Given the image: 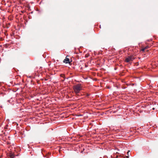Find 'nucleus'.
<instances>
[{"mask_svg": "<svg viewBox=\"0 0 158 158\" xmlns=\"http://www.w3.org/2000/svg\"><path fill=\"white\" fill-rule=\"evenodd\" d=\"M73 89L74 92L76 94L79 93L80 91L82 90V87L80 84H77L73 86Z\"/></svg>", "mask_w": 158, "mask_h": 158, "instance_id": "f257e3e1", "label": "nucleus"}, {"mask_svg": "<svg viewBox=\"0 0 158 158\" xmlns=\"http://www.w3.org/2000/svg\"><path fill=\"white\" fill-rule=\"evenodd\" d=\"M135 59L133 56H130L126 58L125 61L127 62H129L130 61H133Z\"/></svg>", "mask_w": 158, "mask_h": 158, "instance_id": "f03ea898", "label": "nucleus"}, {"mask_svg": "<svg viewBox=\"0 0 158 158\" xmlns=\"http://www.w3.org/2000/svg\"><path fill=\"white\" fill-rule=\"evenodd\" d=\"M66 56L65 59L63 60V62L66 63H69V59Z\"/></svg>", "mask_w": 158, "mask_h": 158, "instance_id": "7ed1b4c3", "label": "nucleus"}, {"mask_svg": "<svg viewBox=\"0 0 158 158\" xmlns=\"http://www.w3.org/2000/svg\"><path fill=\"white\" fill-rule=\"evenodd\" d=\"M9 156H10V158H14V157H15V156L14 154H13L12 153H10Z\"/></svg>", "mask_w": 158, "mask_h": 158, "instance_id": "20e7f679", "label": "nucleus"}, {"mask_svg": "<svg viewBox=\"0 0 158 158\" xmlns=\"http://www.w3.org/2000/svg\"><path fill=\"white\" fill-rule=\"evenodd\" d=\"M146 49V48H143L142 49V51H144Z\"/></svg>", "mask_w": 158, "mask_h": 158, "instance_id": "39448f33", "label": "nucleus"}, {"mask_svg": "<svg viewBox=\"0 0 158 158\" xmlns=\"http://www.w3.org/2000/svg\"><path fill=\"white\" fill-rule=\"evenodd\" d=\"M145 48H146V49H147L148 48V46H147V47H145Z\"/></svg>", "mask_w": 158, "mask_h": 158, "instance_id": "423d86ee", "label": "nucleus"}, {"mask_svg": "<svg viewBox=\"0 0 158 158\" xmlns=\"http://www.w3.org/2000/svg\"><path fill=\"white\" fill-rule=\"evenodd\" d=\"M130 152V151H128V152H127V153H128V152Z\"/></svg>", "mask_w": 158, "mask_h": 158, "instance_id": "0eeeda50", "label": "nucleus"}]
</instances>
